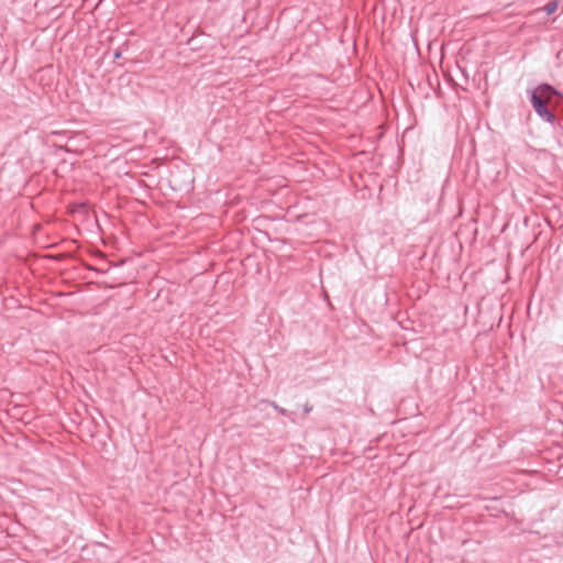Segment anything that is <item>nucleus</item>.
<instances>
[{
	"instance_id": "5",
	"label": "nucleus",
	"mask_w": 563,
	"mask_h": 563,
	"mask_svg": "<svg viewBox=\"0 0 563 563\" xmlns=\"http://www.w3.org/2000/svg\"><path fill=\"white\" fill-rule=\"evenodd\" d=\"M114 57H115V58H119V57H120V53H119V52H115Z\"/></svg>"
},
{
	"instance_id": "3",
	"label": "nucleus",
	"mask_w": 563,
	"mask_h": 563,
	"mask_svg": "<svg viewBox=\"0 0 563 563\" xmlns=\"http://www.w3.org/2000/svg\"><path fill=\"white\" fill-rule=\"evenodd\" d=\"M311 410H312V406H310L309 404H306L303 406V411L306 415H308Z\"/></svg>"
},
{
	"instance_id": "2",
	"label": "nucleus",
	"mask_w": 563,
	"mask_h": 563,
	"mask_svg": "<svg viewBox=\"0 0 563 563\" xmlns=\"http://www.w3.org/2000/svg\"><path fill=\"white\" fill-rule=\"evenodd\" d=\"M558 7H559L558 1L553 0V1L548 2V3L543 7V11H544L548 15H551V14H553V13L558 10Z\"/></svg>"
},
{
	"instance_id": "4",
	"label": "nucleus",
	"mask_w": 563,
	"mask_h": 563,
	"mask_svg": "<svg viewBox=\"0 0 563 563\" xmlns=\"http://www.w3.org/2000/svg\"><path fill=\"white\" fill-rule=\"evenodd\" d=\"M273 406H274V408H275L276 410H278L282 415H286V412H287V411H286L285 409L279 408L276 404H273Z\"/></svg>"
},
{
	"instance_id": "1",
	"label": "nucleus",
	"mask_w": 563,
	"mask_h": 563,
	"mask_svg": "<svg viewBox=\"0 0 563 563\" xmlns=\"http://www.w3.org/2000/svg\"><path fill=\"white\" fill-rule=\"evenodd\" d=\"M554 96H559L558 90L548 84H542L532 91L530 98L536 113L548 123H554L556 120L555 114L548 108V102Z\"/></svg>"
}]
</instances>
